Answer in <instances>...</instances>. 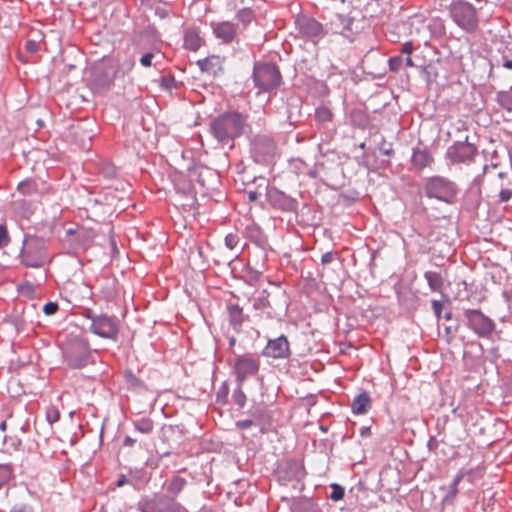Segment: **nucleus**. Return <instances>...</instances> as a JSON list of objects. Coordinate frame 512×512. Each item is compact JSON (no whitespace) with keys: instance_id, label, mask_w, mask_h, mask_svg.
<instances>
[{"instance_id":"1","label":"nucleus","mask_w":512,"mask_h":512,"mask_svg":"<svg viewBox=\"0 0 512 512\" xmlns=\"http://www.w3.org/2000/svg\"><path fill=\"white\" fill-rule=\"evenodd\" d=\"M248 116L238 111L224 112L209 123V133L218 144L233 147L234 140L247 132Z\"/></svg>"},{"instance_id":"2","label":"nucleus","mask_w":512,"mask_h":512,"mask_svg":"<svg viewBox=\"0 0 512 512\" xmlns=\"http://www.w3.org/2000/svg\"><path fill=\"white\" fill-rule=\"evenodd\" d=\"M62 355L66 365L72 369H81L94 363L89 342L79 333L66 334L62 344Z\"/></svg>"},{"instance_id":"3","label":"nucleus","mask_w":512,"mask_h":512,"mask_svg":"<svg viewBox=\"0 0 512 512\" xmlns=\"http://www.w3.org/2000/svg\"><path fill=\"white\" fill-rule=\"evenodd\" d=\"M361 28V21L354 15V11L348 13L333 12L329 15L325 24L326 33L340 35L350 43L355 40Z\"/></svg>"},{"instance_id":"4","label":"nucleus","mask_w":512,"mask_h":512,"mask_svg":"<svg viewBox=\"0 0 512 512\" xmlns=\"http://www.w3.org/2000/svg\"><path fill=\"white\" fill-rule=\"evenodd\" d=\"M21 263L30 268H40L50 261L46 243L36 236H27L20 253Z\"/></svg>"},{"instance_id":"5","label":"nucleus","mask_w":512,"mask_h":512,"mask_svg":"<svg viewBox=\"0 0 512 512\" xmlns=\"http://www.w3.org/2000/svg\"><path fill=\"white\" fill-rule=\"evenodd\" d=\"M252 79L255 87L262 92L277 89L282 82V75L275 63L255 62Z\"/></svg>"},{"instance_id":"6","label":"nucleus","mask_w":512,"mask_h":512,"mask_svg":"<svg viewBox=\"0 0 512 512\" xmlns=\"http://www.w3.org/2000/svg\"><path fill=\"white\" fill-rule=\"evenodd\" d=\"M449 11L454 23L465 32L473 33L478 28L477 10L471 3L464 0H453Z\"/></svg>"},{"instance_id":"7","label":"nucleus","mask_w":512,"mask_h":512,"mask_svg":"<svg viewBox=\"0 0 512 512\" xmlns=\"http://www.w3.org/2000/svg\"><path fill=\"white\" fill-rule=\"evenodd\" d=\"M117 74V65L112 60H103L92 68L91 87L101 93L111 88Z\"/></svg>"},{"instance_id":"8","label":"nucleus","mask_w":512,"mask_h":512,"mask_svg":"<svg viewBox=\"0 0 512 512\" xmlns=\"http://www.w3.org/2000/svg\"><path fill=\"white\" fill-rule=\"evenodd\" d=\"M424 191L427 197L451 203L457 193L454 182L443 176H433L426 180Z\"/></svg>"},{"instance_id":"9","label":"nucleus","mask_w":512,"mask_h":512,"mask_svg":"<svg viewBox=\"0 0 512 512\" xmlns=\"http://www.w3.org/2000/svg\"><path fill=\"white\" fill-rule=\"evenodd\" d=\"M260 369V360L249 354L236 356L232 366L236 382L241 386L247 379L257 375Z\"/></svg>"},{"instance_id":"10","label":"nucleus","mask_w":512,"mask_h":512,"mask_svg":"<svg viewBox=\"0 0 512 512\" xmlns=\"http://www.w3.org/2000/svg\"><path fill=\"white\" fill-rule=\"evenodd\" d=\"M464 316L467 326L479 337H488L495 329L494 321L478 309H467Z\"/></svg>"},{"instance_id":"11","label":"nucleus","mask_w":512,"mask_h":512,"mask_svg":"<svg viewBox=\"0 0 512 512\" xmlns=\"http://www.w3.org/2000/svg\"><path fill=\"white\" fill-rule=\"evenodd\" d=\"M477 154L475 145L468 142V137L464 141H456L448 147L445 157L451 164H469Z\"/></svg>"},{"instance_id":"12","label":"nucleus","mask_w":512,"mask_h":512,"mask_svg":"<svg viewBox=\"0 0 512 512\" xmlns=\"http://www.w3.org/2000/svg\"><path fill=\"white\" fill-rule=\"evenodd\" d=\"M142 512H183L184 507L174 499L166 496L146 499L140 503Z\"/></svg>"},{"instance_id":"13","label":"nucleus","mask_w":512,"mask_h":512,"mask_svg":"<svg viewBox=\"0 0 512 512\" xmlns=\"http://www.w3.org/2000/svg\"><path fill=\"white\" fill-rule=\"evenodd\" d=\"M295 24L302 37L315 43L322 39L326 33L321 23L307 16L297 17Z\"/></svg>"},{"instance_id":"14","label":"nucleus","mask_w":512,"mask_h":512,"mask_svg":"<svg viewBox=\"0 0 512 512\" xmlns=\"http://www.w3.org/2000/svg\"><path fill=\"white\" fill-rule=\"evenodd\" d=\"M276 146L268 136H256L252 142L251 153L257 163H267L275 155Z\"/></svg>"},{"instance_id":"15","label":"nucleus","mask_w":512,"mask_h":512,"mask_svg":"<svg viewBox=\"0 0 512 512\" xmlns=\"http://www.w3.org/2000/svg\"><path fill=\"white\" fill-rule=\"evenodd\" d=\"M90 329L96 335L107 339H116L118 335L116 319L107 315H99L91 318Z\"/></svg>"},{"instance_id":"16","label":"nucleus","mask_w":512,"mask_h":512,"mask_svg":"<svg viewBox=\"0 0 512 512\" xmlns=\"http://www.w3.org/2000/svg\"><path fill=\"white\" fill-rule=\"evenodd\" d=\"M290 354V344L284 335L270 339L262 351L263 356L273 359H286Z\"/></svg>"},{"instance_id":"17","label":"nucleus","mask_w":512,"mask_h":512,"mask_svg":"<svg viewBox=\"0 0 512 512\" xmlns=\"http://www.w3.org/2000/svg\"><path fill=\"white\" fill-rule=\"evenodd\" d=\"M215 36L224 43H230L236 36V27L228 21L212 24Z\"/></svg>"},{"instance_id":"18","label":"nucleus","mask_w":512,"mask_h":512,"mask_svg":"<svg viewBox=\"0 0 512 512\" xmlns=\"http://www.w3.org/2000/svg\"><path fill=\"white\" fill-rule=\"evenodd\" d=\"M202 72H206L209 75L216 76L223 71L222 61L218 56H209L197 62Z\"/></svg>"},{"instance_id":"19","label":"nucleus","mask_w":512,"mask_h":512,"mask_svg":"<svg viewBox=\"0 0 512 512\" xmlns=\"http://www.w3.org/2000/svg\"><path fill=\"white\" fill-rule=\"evenodd\" d=\"M411 162L415 168L421 170L428 167L433 162V157L426 149L414 148Z\"/></svg>"},{"instance_id":"20","label":"nucleus","mask_w":512,"mask_h":512,"mask_svg":"<svg viewBox=\"0 0 512 512\" xmlns=\"http://www.w3.org/2000/svg\"><path fill=\"white\" fill-rule=\"evenodd\" d=\"M371 407V400L367 393L357 395L351 404V409L354 414H366Z\"/></svg>"},{"instance_id":"21","label":"nucleus","mask_w":512,"mask_h":512,"mask_svg":"<svg viewBox=\"0 0 512 512\" xmlns=\"http://www.w3.org/2000/svg\"><path fill=\"white\" fill-rule=\"evenodd\" d=\"M186 484V479L180 476H174L166 485L167 494L165 496L176 500V497L183 491Z\"/></svg>"},{"instance_id":"22","label":"nucleus","mask_w":512,"mask_h":512,"mask_svg":"<svg viewBox=\"0 0 512 512\" xmlns=\"http://www.w3.org/2000/svg\"><path fill=\"white\" fill-rule=\"evenodd\" d=\"M203 44L199 33L194 29H189L184 34V48L190 51H197Z\"/></svg>"},{"instance_id":"23","label":"nucleus","mask_w":512,"mask_h":512,"mask_svg":"<svg viewBox=\"0 0 512 512\" xmlns=\"http://www.w3.org/2000/svg\"><path fill=\"white\" fill-rule=\"evenodd\" d=\"M284 472L285 478L289 481H299L304 476L303 466L298 461L295 460H291L286 463Z\"/></svg>"},{"instance_id":"24","label":"nucleus","mask_w":512,"mask_h":512,"mask_svg":"<svg viewBox=\"0 0 512 512\" xmlns=\"http://www.w3.org/2000/svg\"><path fill=\"white\" fill-rule=\"evenodd\" d=\"M424 278L426 279L431 291L440 292L442 290L444 281L440 273L435 271H426L424 273Z\"/></svg>"},{"instance_id":"25","label":"nucleus","mask_w":512,"mask_h":512,"mask_svg":"<svg viewBox=\"0 0 512 512\" xmlns=\"http://www.w3.org/2000/svg\"><path fill=\"white\" fill-rule=\"evenodd\" d=\"M230 323L235 327H240L244 322V313L241 307L238 305L228 306Z\"/></svg>"},{"instance_id":"26","label":"nucleus","mask_w":512,"mask_h":512,"mask_svg":"<svg viewBox=\"0 0 512 512\" xmlns=\"http://www.w3.org/2000/svg\"><path fill=\"white\" fill-rule=\"evenodd\" d=\"M135 429L142 434H151L154 423L150 418L142 417L133 421Z\"/></svg>"},{"instance_id":"27","label":"nucleus","mask_w":512,"mask_h":512,"mask_svg":"<svg viewBox=\"0 0 512 512\" xmlns=\"http://www.w3.org/2000/svg\"><path fill=\"white\" fill-rule=\"evenodd\" d=\"M332 112L326 106H320L315 110V119L318 122L325 123L330 122L332 120Z\"/></svg>"},{"instance_id":"28","label":"nucleus","mask_w":512,"mask_h":512,"mask_svg":"<svg viewBox=\"0 0 512 512\" xmlns=\"http://www.w3.org/2000/svg\"><path fill=\"white\" fill-rule=\"evenodd\" d=\"M497 102L501 107L512 113V96L508 92H500L497 95Z\"/></svg>"},{"instance_id":"29","label":"nucleus","mask_w":512,"mask_h":512,"mask_svg":"<svg viewBox=\"0 0 512 512\" xmlns=\"http://www.w3.org/2000/svg\"><path fill=\"white\" fill-rule=\"evenodd\" d=\"M270 306L269 300H268V293L266 290H263L260 295L254 299L253 307L256 310H262Z\"/></svg>"},{"instance_id":"30","label":"nucleus","mask_w":512,"mask_h":512,"mask_svg":"<svg viewBox=\"0 0 512 512\" xmlns=\"http://www.w3.org/2000/svg\"><path fill=\"white\" fill-rule=\"evenodd\" d=\"M18 191L23 195H32L36 191V185L32 181H22L18 184Z\"/></svg>"},{"instance_id":"31","label":"nucleus","mask_w":512,"mask_h":512,"mask_svg":"<svg viewBox=\"0 0 512 512\" xmlns=\"http://www.w3.org/2000/svg\"><path fill=\"white\" fill-rule=\"evenodd\" d=\"M253 19V11L249 8L242 9L237 13V20L243 24H248Z\"/></svg>"},{"instance_id":"32","label":"nucleus","mask_w":512,"mask_h":512,"mask_svg":"<svg viewBox=\"0 0 512 512\" xmlns=\"http://www.w3.org/2000/svg\"><path fill=\"white\" fill-rule=\"evenodd\" d=\"M403 63H404V58L402 57V55H397V56L391 57L388 60L389 68L393 72L399 71L400 68L402 67Z\"/></svg>"},{"instance_id":"33","label":"nucleus","mask_w":512,"mask_h":512,"mask_svg":"<svg viewBox=\"0 0 512 512\" xmlns=\"http://www.w3.org/2000/svg\"><path fill=\"white\" fill-rule=\"evenodd\" d=\"M233 400L240 408H243L246 404V395L240 388V386L233 392Z\"/></svg>"},{"instance_id":"34","label":"nucleus","mask_w":512,"mask_h":512,"mask_svg":"<svg viewBox=\"0 0 512 512\" xmlns=\"http://www.w3.org/2000/svg\"><path fill=\"white\" fill-rule=\"evenodd\" d=\"M332 492L330 495V498L334 501H339L344 497L345 490L342 486L338 484H332L331 485Z\"/></svg>"},{"instance_id":"35","label":"nucleus","mask_w":512,"mask_h":512,"mask_svg":"<svg viewBox=\"0 0 512 512\" xmlns=\"http://www.w3.org/2000/svg\"><path fill=\"white\" fill-rule=\"evenodd\" d=\"M46 419L49 424L56 423L60 419V412L55 407H50L46 411Z\"/></svg>"},{"instance_id":"36","label":"nucleus","mask_w":512,"mask_h":512,"mask_svg":"<svg viewBox=\"0 0 512 512\" xmlns=\"http://www.w3.org/2000/svg\"><path fill=\"white\" fill-rule=\"evenodd\" d=\"M239 243V237L236 234L230 233L225 237V245L230 250L234 249Z\"/></svg>"},{"instance_id":"37","label":"nucleus","mask_w":512,"mask_h":512,"mask_svg":"<svg viewBox=\"0 0 512 512\" xmlns=\"http://www.w3.org/2000/svg\"><path fill=\"white\" fill-rule=\"evenodd\" d=\"M293 164H294V167L299 170L298 173L306 174V175H309L311 177L315 176V173L311 169H308V170L302 169V166L305 165V163L302 160L295 159V160H293Z\"/></svg>"},{"instance_id":"38","label":"nucleus","mask_w":512,"mask_h":512,"mask_svg":"<svg viewBox=\"0 0 512 512\" xmlns=\"http://www.w3.org/2000/svg\"><path fill=\"white\" fill-rule=\"evenodd\" d=\"M10 239L5 226L0 225V248L8 245Z\"/></svg>"},{"instance_id":"39","label":"nucleus","mask_w":512,"mask_h":512,"mask_svg":"<svg viewBox=\"0 0 512 512\" xmlns=\"http://www.w3.org/2000/svg\"><path fill=\"white\" fill-rule=\"evenodd\" d=\"M155 58V54L153 52H147L140 58V64L143 67H150L152 65V60Z\"/></svg>"},{"instance_id":"40","label":"nucleus","mask_w":512,"mask_h":512,"mask_svg":"<svg viewBox=\"0 0 512 512\" xmlns=\"http://www.w3.org/2000/svg\"><path fill=\"white\" fill-rule=\"evenodd\" d=\"M512 198V190L511 189H501L498 195V202L504 203L508 202Z\"/></svg>"},{"instance_id":"41","label":"nucleus","mask_w":512,"mask_h":512,"mask_svg":"<svg viewBox=\"0 0 512 512\" xmlns=\"http://www.w3.org/2000/svg\"><path fill=\"white\" fill-rule=\"evenodd\" d=\"M57 310L58 304L56 302H48L43 307V312L49 316L55 314Z\"/></svg>"},{"instance_id":"42","label":"nucleus","mask_w":512,"mask_h":512,"mask_svg":"<svg viewBox=\"0 0 512 512\" xmlns=\"http://www.w3.org/2000/svg\"><path fill=\"white\" fill-rule=\"evenodd\" d=\"M25 48L29 53H36L39 50V42L36 40H27Z\"/></svg>"},{"instance_id":"43","label":"nucleus","mask_w":512,"mask_h":512,"mask_svg":"<svg viewBox=\"0 0 512 512\" xmlns=\"http://www.w3.org/2000/svg\"><path fill=\"white\" fill-rule=\"evenodd\" d=\"M161 86L165 89H172L175 86V79L171 76L161 78Z\"/></svg>"},{"instance_id":"44","label":"nucleus","mask_w":512,"mask_h":512,"mask_svg":"<svg viewBox=\"0 0 512 512\" xmlns=\"http://www.w3.org/2000/svg\"><path fill=\"white\" fill-rule=\"evenodd\" d=\"M457 493H458V488L450 484L448 492L444 497V500L446 502H452L454 500V498L456 497Z\"/></svg>"},{"instance_id":"45","label":"nucleus","mask_w":512,"mask_h":512,"mask_svg":"<svg viewBox=\"0 0 512 512\" xmlns=\"http://www.w3.org/2000/svg\"><path fill=\"white\" fill-rule=\"evenodd\" d=\"M467 474H469V471H465V470L461 469V470L457 473V475L454 477V479H453V481H452L451 485H453V486H455V487H457V488H458L459 483L464 479V477H465Z\"/></svg>"},{"instance_id":"46","label":"nucleus","mask_w":512,"mask_h":512,"mask_svg":"<svg viewBox=\"0 0 512 512\" xmlns=\"http://www.w3.org/2000/svg\"><path fill=\"white\" fill-rule=\"evenodd\" d=\"M414 50L413 43L411 41H408L402 45L401 53L406 54L407 56L410 55Z\"/></svg>"},{"instance_id":"47","label":"nucleus","mask_w":512,"mask_h":512,"mask_svg":"<svg viewBox=\"0 0 512 512\" xmlns=\"http://www.w3.org/2000/svg\"><path fill=\"white\" fill-rule=\"evenodd\" d=\"M334 259V253L332 251L326 252L321 257L322 265H327L331 263Z\"/></svg>"},{"instance_id":"48","label":"nucleus","mask_w":512,"mask_h":512,"mask_svg":"<svg viewBox=\"0 0 512 512\" xmlns=\"http://www.w3.org/2000/svg\"><path fill=\"white\" fill-rule=\"evenodd\" d=\"M432 308H433V311L435 313V315L437 317H440V314L442 312V309H443V305L440 301L438 300H433L432 301Z\"/></svg>"},{"instance_id":"49","label":"nucleus","mask_w":512,"mask_h":512,"mask_svg":"<svg viewBox=\"0 0 512 512\" xmlns=\"http://www.w3.org/2000/svg\"><path fill=\"white\" fill-rule=\"evenodd\" d=\"M10 512H32L31 508L25 504L15 505Z\"/></svg>"},{"instance_id":"50","label":"nucleus","mask_w":512,"mask_h":512,"mask_svg":"<svg viewBox=\"0 0 512 512\" xmlns=\"http://www.w3.org/2000/svg\"><path fill=\"white\" fill-rule=\"evenodd\" d=\"M253 415L257 418H259L261 421H264L266 417L269 418V416L267 415V412L265 409H262V408H257L254 412H253Z\"/></svg>"},{"instance_id":"51","label":"nucleus","mask_w":512,"mask_h":512,"mask_svg":"<svg viewBox=\"0 0 512 512\" xmlns=\"http://www.w3.org/2000/svg\"><path fill=\"white\" fill-rule=\"evenodd\" d=\"M253 425V421L252 420H241V421H238L236 423V426L239 428V429H248L250 428L251 426Z\"/></svg>"},{"instance_id":"52","label":"nucleus","mask_w":512,"mask_h":512,"mask_svg":"<svg viewBox=\"0 0 512 512\" xmlns=\"http://www.w3.org/2000/svg\"><path fill=\"white\" fill-rule=\"evenodd\" d=\"M405 66L407 67H413L414 66V62L412 60V58L410 57V55H408L405 59H404V63Z\"/></svg>"},{"instance_id":"53","label":"nucleus","mask_w":512,"mask_h":512,"mask_svg":"<svg viewBox=\"0 0 512 512\" xmlns=\"http://www.w3.org/2000/svg\"><path fill=\"white\" fill-rule=\"evenodd\" d=\"M248 198L250 201H255L258 198V193L256 191H250L248 193Z\"/></svg>"},{"instance_id":"54","label":"nucleus","mask_w":512,"mask_h":512,"mask_svg":"<svg viewBox=\"0 0 512 512\" xmlns=\"http://www.w3.org/2000/svg\"><path fill=\"white\" fill-rule=\"evenodd\" d=\"M503 66L507 69H512V60L511 59L505 60L503 63Z\"/></svg>"},{"instance_id":"55","label":"nucleus","mask_w":512,"mask_h":512,"mask_svg":"<svg viewBox=\"0 0 512 512\" xmlns=\"http://www.w3.org/2000/svg\"><path fill=\"white\" fill-rule=\"evenodd\" d=\"M125 483H126V478H125V476H121V478L117 481L116 485H117L118 487H121V486H123Z\"/></svg>"},{"instance_id":"56","label":"nucleus","mask_w":512,"mask_h":512,"mask_svg":"<svg viewBox=\"0 0 512 512\" xmlns=\"http://www.w3.org/2000/svg\"><path fill=\"white\" fill-rule=\"evenodd\" d=\"M454 332H455V331L452 329V327H451V326H447V327H445V333H446V335L452 336V335L454 334Z\"/></svg>"},{"instance_id":"57","label":"nucleus","mask_w":512,"mask_h":512,"mask_svg":"<svg viewBox=\"0 0 512 512\" xmlns=\"http://www.w3.org/2000/svg\"><path fill=\"white\" fill-rule=\"evenodd\" d=\"M133 443H134V440L131 439L130 437H126L124 440L125 445H132Z\"/></svg>"},{"instance_id":"58","label":"nucleus","mask_w":512,"mask_h":512,"mask_svg":"<svg viewBox=\"0 0 512 512\" xmlns=\"http://www.w3.org/2000/svg\"><path fill=\"white\" fill-rule=\"evenodd\" d=\"M106 175H107V176H109V177L114 176V175H115V170H114V168H110V169L107 171Z\"/></svg>"},{"instance_id":"59","label":"nucleus","mask_w":512,"mask_h":512,"mask_svg":"<svg viewBox=\"0 0 512 512\" xmlns=\"http://www.w3.org/2000/svg\"><path fill=\"white\" fill-rule=\"evenodd\" d=\"M444 318H445L446 320H450V319L452 318V314H451V312L446 313V314H445V316H444Z\"/></svg>"},{"instance_id":"60","label":"nucleus","mask_w":512,"mask_h":512,"mask_svg":"<svg viewBox=\"0 0 512 512\" xmlns=\"http://www.w3.org/2000/svg\"><path fill=\"white\" fill-rule=\"evenodd\" d=\"M37 125H38L39 127H42V126L44 125V123H43V121H42V120H40V119H39V120H37Z\"/></svg>"},{"instance_id":"61","label":"nucleus","mask_w":512,"mask_h":512,"mask_svg":"<svg viewBox=\"0 0 512 512\" xmlns=\"http://www.w3.org/2000/svg\"><path fill=\"white\" fill-rule=\"evenodd\" d=\"M504 175H505V173H504V172H500V173H499V177H500V178L504 177Z\"/></svg>"},{"instance_id":"62","label":"nucleus","mask_w":512,"mask_h":512,"mask_svg":"<svg viewBox=\"0 0 512 512\" xmlns=\"http://www.w3.org/2000/svg\"><path fill=\"white\" fill-rule=\"evenodd\" d=\"M7 473H9V469L7 467L3 468Z\"/></svg>"}]
</instances>
